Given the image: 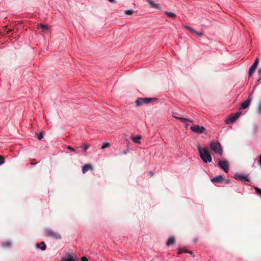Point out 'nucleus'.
Segmentation results:
<instances>
[{
	"mask_svg": "<svg viewBox=\"0 0 261 261\" xmlns=\"http://www.w3.org/2000/svg\"><path fill=\"white\" fill-rule=\"evenodd\" d=\"M197 150L200 158L204 163H206L212 162V158L207 149L198 146L197 147Z\"/></svg>",
	"mask_w": 261,
	"mask_h": 261,
	"instance_id": "1",
	"label": "nucleus"
},
{
	"mask_svg": "<svg viewBox=\"0 0 261 261\" xmlns=\"http://www.w3.org/2000/svg\"><path fill=\"white\" fill-rule=\"evenodd\" d=\"M210 148L215 153H218L219 155H222L223 153V149L221 144L218 142H212L210 144Z\"/></svg>",
	"mask_w": 261,
	"mask_h": 261,
	"instance_id": "2",
	"label": "nucleus"
},
{
	"mask_svg": "<svg viewBox=\"0 0 261 261\" xmlns=\"http://www.w3.org/2000/svg\"><path fill=\"white\" fill-rule=\"evenodd\" d=\"M156 98H141L139 97L136 100V105L137 106H141L145 104H148L149 103L154 100H156Z\"/></svg>",
	"mask_w": 261,
	"mask_h": 261,
	"instance_id": "3",
	"label": "nucleus"
},
{
	"mask_svg": "<svg viewBox=\"0 0 261 261\" xmlns=\"http://www.w3.org/2000/svg\"><path fill=\"white\" fill-rule=\"evenodd\" d=\"M44 233H45V236L46 237H51L53 238L56 239H61V236L59 234H58L55 232H54L51 229L45 230Z\"/></svg>",
	"mask_w": 261,
	"mask_h": 261,
	"instance_id": "4",
	"label": "nucleus"
},
{
	"mask_svg": "<svg viewBox=\"0 0 261 261\" xmlns=\"http://www.w3.org/2000/svg\"><path fill=\"white\" fill-rule=\"evenodd\" d=\"M190 129L193 132H194V133H196L199 134L203 133L205 130V128L204 127H203L202 126H199L198 125H194L190 127Z\"/></svg>",
	"mask_w": 261,
	"mask_h": 261,
	"instance_id": "5",
	"label": "nucleus"
},
{
	"mask_svg": "<svg viewBox=\"0 0 261 261\" xmlns=\"http://www.w3.org/2000/svg\"><path fill=\"white\" fill-rule=\"evenodd\" d=\"M240 116V113H236L234 115L230 116L225 120L226 123L227 124H229L234 122L239 118Z\"/></svg>",
	"mask_w": 261,
	"mask_h": 261,
	"instance_id": "6",
	"label": "nucleus"
},
{
	"mask_svg": "<svg viewBox=\"0 0 261 261\" xmlns=\"http://www.w3.org/2000/svg\"><path fill=\"white\" fill-rule=\"evenodd\" d=\"M218 165L225 172H228L229 168L228 163L227 161L219 160Z\"/></svg>",
	"mask_w": 261,
	"mask_h": 261,
	"instance_id": "7",
	"label": "nucleus"
},
{
	"mask_svg": "<svg viewBox=\"0 0 261 261\" xmlns=\"http://www.w3.org/2000/svg\"><path fill=\"white\" fill-rule=\"evenodd\" d=\"M234 177L236 179L240 180L242 181H250L248 175H246L240 173H236L235 174Z\"/></svg>",
	"mask_w": 261,
	"mask_h": 261,
	"instance_id": "8",
	"label": "nucleus"
},
{
	"mask_svg": "<svg viewBox=\"0 0 261 261\" xmlns=\"http://www.w3.org/2000/svg\"><path fill=\"white\" fill-rule=\"evenodd\" d=\"M258 63V59L257 58H256L255 60V61L253 63V64L251 66V67L249 69L248 74H249V76H251L252 75L254 71L257 67Z\"/></svg>",
	"mask_w": 261,
	"mask_h": 261,
	"instance_id": "9",
	"label": "nucleus"
},
{
	"mask_svg": "<svg viewBox=\"0 0 261 261\" xmlns=\"http://www.w3.org/2000/svg\"><path fill=\"white\" fill-rule=\"evenodd\" d=\"M252 100V97L250 95H249L248 98L244 100L243 102H242L241 105V108L242 109H246L250 105V102Z\"/></svg>",
	"mask_w": 261,
	"mask_h": 261,
	"instance_id": "10",
	"label": "nucleus"
},
{
	"mask_svg": "<svg viewBox=\"0 0 261 261\" xmlns=\"http://www.w3.org/2000/svg\"><path fill=\"white\" fill-rule=\"evenodd\" d=\"M93 167L90 164H86L83 166L82 168V172L84 173H85L89 170H92Z\"/></svg>",
	"mask_w": 261,
	"mask_h": 261,
	"instance_id": "11",
	"label": "nucleus"
},
{
	"mask_svg": "<svg viewBox=\"0 0 261 261\" xmlns=\"http://www.w3.org/2000/svg\"><path fill=\"white\" fill-rule=\"evenodd\" d=\"M223 180V177L220 175L218 176L215 177L211 179L212 182L219 183Z\"/></svg>",
	"mask_w": 261,
	"mask_h": 261,
	"instance_id": "12",
	"label": "nucleus"
},
{
	"mask_svg": "<svg viewBox=\"0 0 261 261\" xmlns=\"http://www.w3.org/2000/svg\"><path fill=\"white\" fill-rule=\"evenodd\" d=\"M146 1L152 7L156 8V9H160V4H155L153 0H147Z\"/></svg>",
	"mask_w": 261,
	"mask_h": 261,
	"instance_id": "13",
	"label": "nucleus"
},
{
	"mask_svg": "<svg viewBox=\"0 0 261 261\" xmlns=\"http://www.w3.org/2000/svg\"><path fill=\"white\" fill-rule=\"evenodd\" d=\"M175 242V240L174 237H170L169 238L168 241L166 243V245L168 246H170L173 244H174Z\"/></svg>",
	"mask_w": 261,
	"mask_h": 261,
	"instance_id": "14",
	"label": "nucleus"
},
{
	"mask_svg": "<svg viewBox=\"0 0 261 261\" xmlns=\"http://www.w3.org/2000/svg\"><path fill=\"white\" fill-rule=\"evenodd\" d=\"M141 138V137L140 136L138 135V136L133 137L132 138V140L134 142H135L136 143L140 144L141 143V142H140Z\"/></svg>",
	"mask_w": 261,
	"mask_h": 261,
	"instance_id": "15",
	"label": "nucleus"
},
{
	"mask_svg": "<svg viewBox=\"0 0 261 261\" xmlns=\"http://www.w3.org/2000/svg\"><path fill=\"white\" fill-rule=\"evenodd\" d=\"M165 13L168 17L171 18H175L176 16L175 13L172 12L166 11Z\"/></svg>",
	"mask_w": 261,
	"mask_h": 261,
	"instance_id": "16",
	"label": "nucleus"
},
{
	"mask_svg": "<svg viewBox=\"0 0 261 261\" xmlns=\"http://www.w3.org/2000/svg\"><path fill=\"white\" fill-rule=\"evenodd\" d=\"M37 247L42 251H44L46 249V245L45 244V243L44 242H41L40 244L37 245Z\"/></svg>",
	"mask_w": 261,
	"mask_h": 261,
	"instance_id": "17",
	"label": "nucleus"
},
{
	"mask_svg": "<svg viewBox=\"0 0 261 261\" xmlns=\"http://www.w3.org/2000/svg\"><path fill=\"white\" fill-rule=\"evenodd\" d=\"M178 119H179L181 122H182L183 123H186L187 122H193L192 120L184 118V117H179L178 118Z\"/></svg>",
	"mask_w": 261,
	"mask_h": 261,
	"instance_id": "18",
	"label": "nucleus"
},
{
	"mask_svg": "<svg viewBox=\"0 0 261 261\" xmlns=\"http://www.w3.org/2000/svg\"><path fill=\"white\" fill-rule=\"evenodd\" d=\"M62 261H76L72 255H68L65 259H63Z\"/></svg>",
	"mask_w": 261,
	"mask_h": 261,
	"instance_id": "19",
	"label": "nucleus"
},
{
	"mask_svg": "<svg viewBox=\"0 0 261 261\" xmlns=\"http://www.w3.org/2000/svg\"><path fill=\"white\" fill-rule=\"evenodd\" d=\"M89 147V145L88 144H84L83 145L81 146V148H82L84 152H86L87 149Z\"/></svg>",
	"mask_w": 261,
	"mask_h": 261,
	"instance_id": "20",
	"label": "nucleus"
},
{
	"mask_svg": "<svg viewBox=\"0 0 261 261\" xmlns=\"http://www.w3.org/2000/svg\"><path fill=\"white\" fill-rule=\"evenodd\" d=\"M183 27H184V28H185L186 30L193 33V32H195V30L193 28L190 27V26H188V25H183Z\"/></svg>",
	"mask_w": 261,
	"mask_h": 261,
	"instance_id": "21",
	"label": "nucleus"
},
{
	"mask_svg": "<svg viewBox=\"0 0 261 261\" xmlns=\"http://www.w3.org/2000/svg\"><path fill=\"white\" fill-rule=\"evenodd\" d=\"M2 246L4 247H10L11 246V244L9 241H6L2 243Z\"/></svg>",
	"mask_w": 261,
	"mask_h": 261,
	"instance_id": "22",
	"label": "nucleus"
},
{
	"mask_svg": "<svg viewBox=\"0 0 261 261\" xmlns=\"http://www.w3.org/2000/svg\"><path fill=\"white\" fill-rule=\"evenodd\" d=\"M39 26L44 31H47L48 30V27L47 25L45 24H39Z\"/></svg>",
	"mask_w": 261,
	"mask_h": 261,
	"instance_id": "23",
	"label": "nucleus"
},
{
	"mask_svg": "<svg viewBox=\"0 0 261 261\" xmlns=\"http://www.w3.org/2000/svg\"><path fill=\"white\" fill-rule=\"evenodd\" d=\"M124 13L126 15H130L133 13V10H125L124 12Z\"/></svg>",
	"mask_w": 261,
	"mask_h": 261,
	"instance_id": "24",
	"label": "nucleus"
},
{
	"mask_svg": "<svg viewBox=\"0 0 261 261\" xmlns=\"http://www.w3.org/2000/svg\"><path fill=\"white\" fill-rule=\"evenodd\" d=\"M4 163H5V158H4V157L3 155H0V165H2Z\"/></svg>",
	"mask_w": 261,
	"mask_h": 261,
	"instance_id": "25",
	"label": "nucleus"
},
{
	"mask_svg": "<svg viewBox=\"0 0 261 261\" xmlns=\"http://www.w3.org/2000/svg\"><path fill=\"white\" fill-rule=\"evenodd\" d=\"M255 190L256 193L261 196V189L255 187Z\"/></svg>",
	"mask_w": 261,
	"mask_h": 261,
	"instance_id": "26",
	"label": "nucleus"
},
{
	"mask_svg": "<svg viewBox=\"0 0 261 261\" xmlns=\"http://www.w3.org/2000/svg\"><path fill=\"white\" fill-rule=\"evenodd\" d=\"M109 146V143H104L101 147V149H105Z\"/></svg>",
	"mask_w": 261,
	"mask_h": 261,
	"instance_id": "27",
	"label": "nucleus"
},
{
	"mask_svg": "<svg viewBox=\"0 0 261 261\" xmlns=\"http://www.w3.org/2000/svg\"><path fill=\"white\" fill-rule=\"evenodd\" d=\"M257 112L261 114V100L259 101L257 107Z\"/></svg>",
	"mask_w": 261,
	"mask_h": 261,
	"instance_id": "28",
	"label": "nucleus"
},
{
	"mask_svg": "<svg viewBox=\"0 0 261 261\" xmlns=\"http://www.w3.org/2000/svg\"><path fill=\"white\" fill-rule=\"evenodd\" d=\"M67 149L71 150V151L76 152V150L74 148H73L72 147H71V146H67Z\"/></svg>",
	"mask_w": 261,
	"mask_h": 261,
	"instance_id": "29",
	"label": "nucleus"
},
{
	"mask_svg": "<svg viewBox=\"0 0 261 261\" xmlns=\"http://www.w3.org/2000/svg\"><path fill=\"white\" fill-rule=\"evenodd\" d=\"M193 33L195 34L196 35H197L198 36H201L203 35L202 32H197L196 30H195V32H193Z\"/></svg>",
	"mask_w": 261,
	"mask_h": 261,
	"instance_id": "30",
	"label": "nucleus"
},
{
	"mask_svg": "<svg viewBox=\"0 0 261 261\" xmlns=\"http://www.w3.org/2000/svg\"><path fill=\"white\" fill-rule=\"evenodd\" d=\"M258 75H259V79L258 80V81H259L260 80V79H261V68H259L258 70Z\"/></svg>",
	"mask_w": 261,
	"mask_h": 261,
	"instance_id": "31",
	"label": "nucleus"
},
{
	"mask_svg": "<svg viewBox=\"0 0 261 261\" xmlns=\"http://www.w3.org/2000/svg\"><path fill=\"white\" fill-rule=\"evenodd\" d=\"M43 135L41 134V133H40L38 135V139L40 140H41L42 138H43Z\"/></svg>",
	"mask_w": 261,
	"mask_h": 261,
	"instance_id": "32",
	"label": "nucleus"
},
{
	"mask_svg": "<svg viewBox=\"0 0 261 261\" xmlns=\"http://www.w3.org/2000/svg\"><path fill=\"white\" fill-rule=\"evenodd\" d=\"M82 261H88V258L85 256H83L81 257Z\"/></svg>",
	"mask_w": 261,
	"mask_h": 261,
	"instance_id": "33",
	"label": "nucleus"
},
{
	"mask_svg": "<svg viewBox=\"0 0 261 261\" xmlns=\"http://www.w3.org/2000/svg\"><path fill=\"white\" fill-rule=\"evenodd\" d=\"M172 115H173V116L174 118H176V119H178V118L179 117H178V116H176V113H173Z\"/></svg>",
	"mask_w": 261,
	"mask_h": 261,
	"instance_id": "34",
	"label": "nucleus"
},
{
	"mask_svg": "<svg viewBox=\"0 0 261 261\" xmlns=\"http://www.w3.org/2000/svg\"><path fill=\"white\" fill-rule=\"evenodd\" d=\"M148 173L150 176H152L153 175V173L152 172H149Z\"/></svg>",
	"mask_w": 261,
	"mask_h": 261,
	"instance_id": "35",
	"label": "nucleus"
},
{
	"mask_svg": "<svg viewBox=\"0 0 261 261\" xmlns=\"http://www.w3.org/2000/svg\"><path fill=\"white\" fill-rule=\"evenodd\" d=\"M230 182V180L229 179H227L226 180V183L229 184Z\"/></svg>",
	"mask_w": 261,
	"mask_h": 261,
	"instance_id": "36",
	"label": "nucleus"
},
{
	"mask_svg": "<svg viewBox=\"0 0 261 261\" xmlns=\"http://www.w3.org/2000/svg\"><path fill=\"white\" fill-rule=\"evenodd\" d=\"M37 163H31V164L32 165H36Z\"/></svg>",
	"mask_w": 261,
	"mask_h": 261,
	"instance_id": "37",
	"label": "nucleus"
},
{
	"mask_svg": "<svg viewBox=\"0 0 261 261\" xmlns=\"http://www.w3.org/2000/svg\"><path fill=\"white\" fill-rule=\"evenodd\" d=\"M178 254H181V253H182V251H180V250H178Z\"/></svg>",
	"mask_w": 261,
	"mask_h": 261,
	"instance_id": "38",
	"label": "nucleus"
},
{
	"mask_svg": "<svg viewBox=\"0 0 261 261\" xmlns=\"http://www.w3.org/2000/svg\"><path fill=\"white\" fill-rule=\"evenodd\" d=\"M126 153V151H124L123 152V154H125Z\"/></svg>",
	"mask_w": 261,
	"mask_h": 261,
	"instance_id": "39",
	"label": "nucleus"
},
{
	"mask_svg": "<svg viewBox=\"0 0 261 261\" xmlns=\"http://www.w3.org/2000/svg\"><path fill=\"white\" fill-rule=\"evenodd\" d=\"M259 159H261V154H260V155H259Z\"/></svg>",
	"mask_w": 261,
	"mask_h": 261,
	"instance_id": "40",
	"label": "nucleus"
}]
</instances>
